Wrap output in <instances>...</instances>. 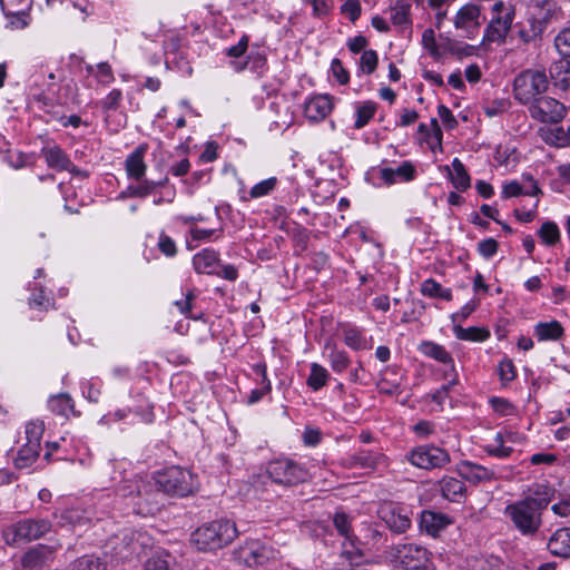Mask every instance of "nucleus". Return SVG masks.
Here are the masks:
<instances>
[{
    "label": "nucleus",
    "mask_w": 570,
    "mask_h": 570,
    "mask_svg": "<svg viewBox=\"0 0 570 570\" xmlns=\"http://www.w3.org/2000/svg\"><path fill=\"white\" fill-rule=\"evenodd\" d=\"M168 558L163 554L153 556L145 562L144 570H171Z\"/></svg>",
    "instance_id": "nucleus-57"
},
{
    "label": "nucleus",
    "mask_w": 570,
    "mask_h": 570,
    "mask_svg": "<svg viewBox=\"0 0 570 570\" xmlns=\"http://www.w3.org/2000/svg\"><path fill=\"white\" fill-rule=\"evenodd\" d=\"M440 489L442 495L453 502H460L465 497L466 491L464 483L453 476H444L440 481Z\"/></svg>",
    "instance_id": "nucleus-31"
},
{
    "label": "nucleus",
    "mask_w": 570,
    "mask_h": 570,
    "mask_svg": "<svg viewBox=\"0 0 570 570\" xmlns=\"http://www.w3.org/2000/svg\"><path fill=\"white\" fill-rule=\"evenodd\" d=\"M443 48L445 52L458 58L473 56L476 51V47L452 39H446V41L443 43Z\"/></svg>",
    "instance_id": "nucleus-42"
},
{
    "label": "nucleus",
    "mask_w": 570,
    "mask_h": 570,
    "mask_svg": "<svg viewBox=\"0 0 570 570\" xmlns=\"http://www.w3.org/2000/svg\"><path fill=\"white\" fill-rule=\"evenodd\" d=\"M458 471L461 478L474 484L489 481L494 475L491 470L469 461L462 462Z\"/></svg>",
    "instance_id": "nucleus-27"
},
{
    "label": "nucleus",
    "mask_w": 570,
    "mask_h": 570,
    "mask_svg": "<svg viewBox=\"0 0 570 570\" xmlns=\"http://www.w3.org/2000/svg\"><path fill=\"white\" fill-rule=\"evenodd\" d=\"M156 485L163 493L187 497L198 489V478L187 469L170 466L155 475Z\"/></svg>",
    "instance_id": "nucleus-5"
},
{
    "label": "nucleus",
    "mask_w": 570,
    "mask_h": 570,
    "mask_svg": "<svg viewBox=\"0 0 570 570\" xmlns=\"http://www.w3.org/2000/svg\"><path fill=\"white\" fill-rule=\"evenodd\" d=\"M498 242L494 238H487L478 244V250L484 258H491L498 252Z\"/></svg>",
    "instance_id": "nucleus-60"
},
{
    "label": "nucleus",
    "mask_w": 570,
    "mask_h": 570,
    "mask_svg": "<svg viewBox=\"0 0 570 570\" xmlns=\"http://www.w3.org/2000/svg\"><path fill=\"white\" fill-rule=\"evenodd\" d=\"M542 512L524 502L522 499L510 503L504 509V515L509 519L512 528L521 535L533 538L542 525Z\"/></svg>",
    "instance_id": "nucleus-7"
},
{
    "label": "nucleus",
    "mask_w": 570,
    "mask_h": 570,
    "mask_svg": "<svg viewBox=\"0 0 570 570\" xmlns=\"http://www.w3.org/2000/svg\"><path fill=\"white\" fill-rule=\"evenodd\" d=\"M2 12L7 18H13L11 24L16 28L28 26V12L32 7V0H0Z\"/></svg>",
    "instance_id": "nucleus-15"
},
{
    "label": "nucleus",
    "mask_w": 570,
    "mask_h": 570,
    "mask_svg": "<svg viewBox=\"0 0 570 570\" xmlns=\"http://www.w3.org/2000/svg\"><path fill=\"white\" fill-rule=\"evenodd\" d=\"M548 87L549 80L543 71L528 69L515 77L513 95L520 104L531 106L547 91Z\"/></svg>",
    "instance_id": "nucleus-8"
},
{
    "label": "nucleus",
    "mask_w": 570,
    "mask_h": 570,
    "mask_svg": "<svg viewBox=\"0 0 570 570\" xmlns=\"http://www.w3.org/2000/svg\"><path fill=\"white\" fill-rule=\"evenodd\" d=\"M480 18L481 8L474 3H466L458 10L453 23L455 29L461 30L465 38L474 39L482 24Z\"/></svg>",
    "instance_id": "nucleus-13"
},
{
    "label": "nucleus",
    "mask_w": 570,
    "mask_h": 570,
    "mask_svg": "<svg viewBox=\"0 0 570 570\" xmlns=\"http://www.w3.org/2000/svg\"><path fill=\"white\" fill-rule=\"evenodd\" d=\"M96 78L102 85H109L115 80L111 66L108 62H100L96 66Z\"/></svg>",
    "instance_id": "nucleus-59"
},
{
    "label": "nucleus",
    "mask_w": 570,
    "mask_h": 570,
    "mask_svg": "<svg viewBox=\"0 0 570 570\" xmlns=\"http://www.w3.org/2000/svg\"><path fill=\"white\" fill-rule=\"evenodd\" d=\"M196 298V295L193 289L188 291L183 299L176 301L175 305L178 307L179 312L186 315L189 318H195L189 313L191 311L193 301Z\"/></svg>",
    "instance_id": "nucleus-64"
},
{
    "label": "nucleus",
    "mask_w": 570,
    "mask_h": 570,
    "mask_svg": "<svg viewBox=\"0 0 570 570\" xmlns=\"http://www.w3.org/2000/svg\"><path fill=\"white\" fill-rule=\"evenodd\" d=\"M158 248L164 255L168 257H173L177 253L176 243L166 234H160Z\"/></svg>",
    "instance_id": "nucleus-61"
},
{
    "label": "nucleus",
    "mask_w": 570,
    "mask_h": 570,
    "mask_svg": "<svg viewBox=\"0 0 570 570\" xmlns=\"http://www.w3.org/2000/svg\"><path fill=\"white\" fill-rule=\"evenodd\" d=\"M218 262L219 254L212 248H205L193 257V266L198 274H214Z\"/></svg>",
    "instance_id": "nucleus-29"
},
{
    "label": "nucleus",
    "mask_w": 570,
    "mask_h": 570,
    "mask_svg": "<svg viewBox=\"0 0 570 570\" xmlns=\"http://www.w3.org/2000/svg\"><path fill=\"white\" fill-rule=\"evenodd\" d=\"M422 46L424 49L429 51V53L434 58L439 59L441 53L439 51L436 41H435V33L433 29H425L422 35Z\"/></svg>",
    "instance_id": "nucleus-55"
},
{
    "label": "nucleus",
    "mask_w": 570,
    "mask_h": 570,
    "mask_svg": "<svg viewBox=\"0 0 570 570\" xmlns=\"http://www.w3.org/2000/svg\"><path fill=\"white\" fill-rule=\"evenodd\" d=\"M421 293L431 298H441L448 302L452 301V291L450 288H444L433 278L425 279L421 284Z\"/></svg>",
    "instance_id": "nucleus-38"
},
{
    "label": "nucleus",
    "mask_w": 570,
    "mask_h": 570,
    "mask_svg": "<svg viewBox=\"0 0 570 570\" xmlns=\"http://www.w3.org/2000/svg\"><path fill=\"white\" fill-rule=\"evenodd\" d=\"M43 423L40 421H31L26 425V438L28 444L40 446V441L43 434Z\"/></svg>",
    "instance_id": "nucleus-45"
},
{
    "label": "nucleus",
    "mask_w": 570,
    "mask_h": 570,
    "mask_svg": "<svg viewBox=\"0 0 570 570\" xmlns=\"http://www.w3.org/2000/svg\"><path fill=\"white\" fill-rule=\"evenodd\" d=\"M52 524L47 519H22L3 530L7 544L38 540L51 531Z\"/></svg>",
    "instance_id": "nucleus-9"
},
{
    "label": "nucleus",
    "mask_w": 570,
    "mask_h": 570,
    "mask_svg": "<svg viewBox=\"0 0 570 570\" xmlns=\"http://www.w3.org/2000/svg\"><path fill=\"white\" fill-rule=\"evenodd\" d=\"M333 523L337 532L345 537V539L351 543V546L355 549L356 556H363V551L361 549V542L356 537L351 533V520L348 515L344 512H336L333 518Z\"/></svg>",
    "instance_id": "nucleus-30"
},
{
    "label": "nucleus",
    "mask_w": 570,
    "mask_h": 570,
    "mask_svg": "<svg viewBox=\"0 0 570 570\" xmlns=\"http://www.w3.org/2000/svg\"><path fill=\"white\" fill-rule=\"evenodd\" d=\"M453 331L455 337L462 341L483 342L490 336V332L488 330L474 326L464 328L456 325Z\"/></svg>",
    "instance_id": "nucleus-39"
},
{
    "label": "nucleus",
    "mask_w": 570,
    "mask_h": 570,
    "mask_svg": "<svg viewBox=\"0 0 570 570\" xmlns=\"http://www.w3.org/2000/svg\"><path fill=\"white\" fill-rule=\"evenodd\" d=\"M266 472L272 482L284 487H294L309 478L307 469L291 459L271 461Z\"/></svg>",
    "instance_id": "nucleus-10"
},
{
    "label": "nucleus",
    "mask_w": 570,
    "mask_h": 570,
    "mask_svg": "<svg viewBox=\"0 0 570 570\" xmlns=\"http://www.w3.org/2000/svg\"><path fill=\"white\" fill-rule=\"evenodd\" d=\"M331 70L333 76L341 85H346L350 80L348 71L343 67V63L340 59L335 58L332 60Z\"/></svg>",
    "instance_id": "nucleus-62"
},
{
    "label": "nucleus",
    "mask_w": 570,
    "mask_h": 570,
    "mask_svg": "<svg viewBox=\"0 0 570 570\" xmlns=\"http://www.w3.org/2000/svg\"><path fill=\"white\" fill-rule=\"evenodd\" d=\"M328 377L330 373L324 366L318 363H312L306 383L313 391H318L326 385Z\"/></svg>",
    "instance_id": "nucleus-41"
},
{
    "label": "nucleus",
    "mask_w": 570,
    "mask_h": 570,
    "mask_svg": "<svg viewBox=\"0 0 570 570\" xmlns=\"http://www.w3.org/2000/svg\"><path fill=\"white\" fill-rule=\"evenodd\" d=\"M55 551V548L50 546H35L21 557V566L27 570L41 569L53 560Z\"/></svg>",
    "instance_id": "nucleus-18"
},
{
    "label": "nucleus",
    "mask_w": 570,
    "mask_h": 570,
    "mask_svg": "<svg viewBox=\"0 0 570 570\" xmlns=\"http://www.w3.org/2000/svg\"><path fill=\"white\" fill-rule=\"evenodd\" d=\"M391 20L395 26H403L410 22V7L404 3H397L391 10Z\"/></svg>",
    "instance_id": "nucleus-52"
},
{
    "label": "nucleus",
    "mask_w": 570,
    "mask_h": 570,
    "mask_svg": "<svg viewBox=\"0 0 570 570\" xmlns=\"http://www.w3.org/2000/svg\"><path fill=\"white\" fill-rule=\"evenodd\" d=\"M384 456L371 451H358L347 458V466L374 470Z\"/></svg>",
    "instance_id": "nucleus-32"
},
{
    "label": "nucleus",
    "mask_w": 570,
    "mask_h": 570,
    "mask_svg": "<svg viewBox=\"0 0 570 570\" xmlns=\"http://www.w3.org/2000/svg\"><path fill=\"white\" fill-rule=\"evenodd\" d=\"M377 109V104L372 100H366L363 102H357L355 105V129H362L365 127L370 120L374 117Z\"/></svg>",
    "instance_id": "nucleus-36"
},
{
    "label": "nucleus",
    "mask_w": 570,
    "mask_h": 570,
    "mask_svg": "<svg viewBox=\"0 0 570 570\" xmlns=\"http://www.w3.org/2000/svg\"><path fill=\"white\" fill-rule=\"evenodd\" d=\"M41 446L26 443L18 452L14 459V465L18 469L30 466L39 456Z\"/></svg>",
    "instance_id": "nucleus-40"
},
{
    "label": "nucleus",
    "mask_w": 570,
    "mask_h": 570,
    "mask_svg": "<svg viewBox=\"0 0 570 570\" xmlns=\"http://www.w3.org/2000/svg\"><path fill=\"white\" fill-rule=\"evenodd\" d=\"M48 407L53 414L63 417H68L70 414H76L73 400L67 393H59L51 396L48 400Z\"/></svg>",
    "instance_id": "nucleus-33"
},
{
    "label": "nucleus",
    "mask_w": 570,
    "mask_h": 570,
    "mask_svg": "<svg viewBox=\"0 0 570 570\" xmlns=\"http://www.w3.org/2000/svg\"><path fill=\"white\" fill-rule=\"evenodd\" d=\"M407 459L416 468L431 470L440 469L450 462V454L439 446L420 445L414 448Z\"/></svg>",
    "instance_id": "nucleus-11"
},
{
    "label": "nucleus",
    "mask_w": 570,
    "mask_h": 570,
    "mask_svg": "<svg viewBox=\"0 0 570 570\" xmlns=\"http://www.w3.org/2000/svg\"><path fill=\"white\" fill-rule=\"evenodd\" d=\"M487 451L490 455L503 459L511 454L512 448L505 446L502 434L498 433L494 438V444L489 445Z\"/></svg>",
    "instance_id": "nucleus-51"
},
{
    "label": "nucleus",
    "mask_w": 570,
    "mask_h": 570,
    "mask_svg": "<svg viewBox=\"0 0 570 570\" xmlns=\"http://www.w3.org/2000/svg\"><path fill=\"white\" fill-rule=\"evenodd\" d=\"M41 154L48 165V167L62 171L67 170L73 175H78L81 177H87V173L78 169L72 161L69 159L67 154L58 146L53 145L50 147H45L41 150Z\"/></svg>",
    "instance_id": "nucleus-14"
},
{
    "label": "nucleus",
    "mask_w": 570,
    "mask_h": 570,
    "mask_svg": "<svg viewBox=\"0 0 570 570\" xmlns=\"http://www.w3.org/2000/svg\"><path fill=\"white\" fill-rule=\"evenodd\" d=\"M363 336L357 330L350 328L344 331V342L353 350H360L363 345Z\"/></svg>",
    "instance_id": "nucleus-63"
},
{
    "label": "nucleus",
    "mask_w": 570,
    "mask_h": 570,
    "mask_svg": "<svg viewBox=\"0 0 570 570\" xmlns=\"http://www.w3.org/2000/svg\"><path fill=\"white\" fill-rule=\"evenodd\" d=\"M331 367L336 373L345 371L350 364V358L344 351H338L335 347L332 348L328 355Z\"/></svg>",
    "instance_id": "nucleus-47"
},
{
    "label": "nucleus",
    "mask_w": 570,
    "mask_h": 570,
    "mask_svg": "<svg viewBox=\"0 0 570 570\" xmlns=\"http://www.w3.org/2000/svg\"><path fill=\"white\" fill-rule=\"evenodd\" d=\"M525 22L519 29L523 42H531L542 37L547 27L560 18L561 7L557 0H524Z\"/></svg>",
    "instance_id": "nucleus-1"
},
{
    "label": "nucleus",
    "mask_w": 570,
    "mask_h": 570,
    "mask_svg": "<svg viewBox=\"0 0 570 570\" xmlns=\"http://www.w3.org/2000/svg\"><path fill=\"white\" fill-rule=\"evenodd\" d=\"M237 534L234 521L216 520L197 528L191 534V541L199 551H210L229 544Z\"/></svg>",
    "instance_id": "nucleus-2"
},
{
    "label": "nucleus",
    "mask_w": 570,
    "mask_h": 570,
    "mask_svg": "<svg viewBox=\"0 0 570 570\" xmlns=\"http://www.w3.org/2000/svg\"><path fill=\"white\" fill-rule=\"evenodd\" d=\"M276 178L271 177L254 185L249 191L252 198H259L268 195L276 186Z\"/></svg>",
    "instance_id": "nucleus-50"
},
{
    "label": "nucleus",
    "mask_w": 570,
    "mask_h": 570,
    "mask_svg": "<svg viewBox=\"0 0 570 570\" xmlns=\"http://www.w3.org/2000/svg\"><path fill=\"white\" fill-rule=\"evenodd\" d=\"M341 12L345 14L352 22H355L361 16L360 0H345L341 7Z\"/></svg>",
    "instance_id": "nucleus-58"
},
{
    "label": "nucleus",
    "mask_w": 570,
    "mask_h": 570,
    "mask_svg": "<svg viewBox=\"0 0 570 570\" xmlns=\"http://www.w3.org/2000/svg\"><path fill=\"white\" fill-rule=\"evenodd\" d=\"M381 518L395 533H404L411 527V519L405 508L387 505L381 510Z\"/></svg>",
    "instance_id": "nucleus-17"
},
{
    "label": "nucleus",
    "mask_w": 570,
    "mask_h": 570,
    "mask_svg": "<svg viewBox=\"0 0 570 570\" xmlns=\"http://www.w3.org/2000/svg\"><path fill=\"white\" fill-rule=\"evenodd\" d=\"M492 17L484 29L481 46L490 43L503 45L511 30L515 10L502 0L495 1L491 8Z\"/></svg>",
    "instance_id": "nucleus-6"
},
{
    "label": "nucleus",
    "mask_w": 570,
    "mask_h": 570,
    "mask_svg": "<svg viewBox=\"0 0 570 570\" xmlns=\"http://www.w3.org/2000/svg\"><path fill=\"white\" fill-rule=\"evenodd\" d=\"M122 495H131L132 504L137 514L154 515L164 505L163 491L154 481H136L132 484L124 487Z\"/></svg>",
    "instance_id": "nucleus-3"
},
{
    "label": "nucleus",
    "mask_w": 570,
    "mask_h": 570,
    "mask_svg": "<svg viewBox=\"0 0 570 570\" xmlns=\"http://www.w3.org/2000/svg\"><path fill=\"white\" fill-rule=\"evenodd\" d=\"M443 170L446 173L453 187L459 191H465L471 187V177L459 158L452 160V168L445 165Z\"/></svg>",
    "instance_id": "nucleus-22"
},
{
    "label": "nucleus",
    "mask_w": 570,
    "mask_h": 570,
    "mask_svg": "<svg viewBox=\"0 0 570 570\" xmlns=\"http://www.w3.org/2000/svg\"><path fill=\"white\" fill-rule=\"evenodd\" d=\"M539 341H557L563 335V327L558 321L540 322L534 326Z\"/></svg>",
    "instance_id": "nucleus-35"
},
{
    "label": "nucleus",
    "mask_w": 570,
    "mask_h": 570,
    "mask_svg": "<svg viewBox=\"0 0 570 570\" xmlns=\"http://www.w3.org/2000/svg\"><path fill=\"white\" fill-rule=\"evenodd\" d=\"M529 112L532 118L541 122L556 124L563 119L566 108L557 99L542 95L538 100L529 106Z\"/></svg>",
    "instance_id": "nucleus-12"
},
{
    "label": "nucleus",
    "mask_w": 570,
    "mask_h": 570,
    "mask_svg": "<svg viewBox=\"0 0 570 570\" xmlns=\"http://www.w3.org/2000/svg\"><path fill=\"white\" fill-rule=\"evenodd\" d=\"M403 374L395 367H386L381 373V379L376 383L377 390L382 394L399 395L402 392L401 385Z\"/></svg>",
    "instance_id": "nucleus-19"
},
{
    "label": "nucleus",
    "mask_w": 570,
    "mask_h": 570,
    "mask_svg": "<svg viewBox=\"0 0 570 570\" xmlns=\"http://www.w3.org/2000/svg\"><path fill=\"white\" fill-rule=\"evenodd\" d=\"M547 548L556 557L570 558V528L556 530L549 538Z\"/></svg>",
    "instance_id": "nucleus-20"
},
{
    "label": "nucleus",
    "mask_w": 570,
    "mask_h": 570,
    "mask_svg": "<svg viewBox=\"0 0 570 570\" xmlns=\"http://www.w3.org/2000/svg\"><path fill=\"white\" fill-rule=\"evenodd\" d=\"M164 181L144 180L138 186H130L128 188L129 195L132 197H146L150 195L157 187L163 186Z\"/></svg>",
    "instance_id": "nucleus-46"
},
{
    "label": "nucleus",
    "mask_w": 570,
    "mask_h": 570,
    "mask_svg": "<svg viewBox=\"0 0 570 570\" xmlns=\"http://www.w3.org/2000/svg\"><path fill=\"white\" fill-rule=\"evenodd\" d=\"M122 99V92L120 89H112L105 99L100 101V107L104 111L117 110Z\"/></svg>",
    "instance_id": "nucleus-54"
},
{
    "label": "nucleus",
    "mask_w": 570,
    "mask_h": 570,
    "mask_svg": "<svg viewBox=\"0 0 570 570\" xmlns=\"http://www.w3.org/2000/svg\"><path fill=\"white\" fill-rule=\"evenodd\" d=\"M451 523V519L433 511H423L420 518V529L428 534L436 537L439 532L444 530Z\"/></svg>",
    "instance_id": "nucleus-23"
},
{
    "label": "nucleus",
    "mask_w": 570,
    "mask_h": 570,
    "mask_svg": "<svg viewBox=\"0 0 570 570\" xmlns=\"http://www.w3.org/2000/svg\"><path fill=\"white\" fill-rule=\"evenodd\" d=\"M499 376L503 384L512 382L517 376L515 366L510 358H504L499 364Z\"/></svg>",
    "instance_id": "nucleus-53"
},
{
    "label": "nucleus",
    "mask_w": 570,
    "mask_h": 570,
    "mask_svg": "<svg viewBox=\"0 0 570 570\" xmlns=\"http://www.w3.org/2000/svg\"><path fill=\"white\" fill-rule=\"evenodd\" d=\"M538 234L542 242L548 246H553L560 239L559 227L553 222L543 223Z\"/></svg>",
    "instance_id": "nucleus-43"
},
{
    "label": "nucleus",
    "mask_w": 570,
    "mask_h": 570,
    "mask_svg": "<svg viewBox=\"0 0 570 570\" xmlns=\"http://www.w3.org/2000/svg\"><path fill=\"white\" fill-rule=\"evenodd\" d=\"M554 45L560 55L570 57V26L562 29L554 39Z\"/></svg>",
    "instance_id": "nucleus-56"
},
{
    "label": "nucleus",
    "mask_w": 570,
    "mask_h": 570,
    "mask_svg": "<svg viewBox=\"0 0 570 570\" xmlns=\"http://www.w3.org/2000/svg\"><path fill=\"white\" fill-rule=\"evenodd\" d=\"M385 559L394 567L413 570H436L431 553L414 543L396 544L385 551Z\"/></svg>",
    "instance_id": "nucleus-4"
},
{
    "label": "nucleus",
    "mask_w": 570,
    "mask_h": 570,
    "mask_svg": "<svg viewBox=\"0 0 570 570\" xmlns=\"http://www.w3.org/2000/svg\"><path fill=\"white\" fill-rule=\"evenodd\" d=\"M147 146H138L126 159V171L128 177L140 181L146 174L147 165L144 160Z\"/></svg>",
    "instance_id": "nucleus-26"
},
{
    "label": "nucleus",
    "mask_w": 570,
    "mask_h": 570,
    "mask_svg": "<svg viewBox=\"0 0 570 570\" xmlns=\"http://www.w3.org/2000/svg\"><path fill=\"white\" fill-rule=\"evenodd\" d=\"M379 57L375 50H364L360 59V68L363 72L371 75L375 71Z\"/></svg>",
    "instance_id": "nucleus-48"
},
{
    "label": "nucleus",
    "mask_w": 570,
    "mask_h": 570,
    "mask_svg": "<svg viewBox=\"0 0 570 570\" xmlns=\"http://www.w3.org/2000/svg\"><path fill=\"white\" fill-rule=\"evenodd\" d=\"M562 63L554 65L550 68V73L557 86L568 89L570 87V71L567 69L562 70Z\"/></svg>",
    "instance_id": "nucleus-49"
},
{
    "label": "nucleus",
    "mask_w": 570,
    "mask_h": 570,
    "mask_svg": "<svg viewBox=\"0 0 570 570\" xmlns=\"http://www.w3.org/2000/svg\"><path fill=\"white\" fill-rule=\"evenodd\" d=\"M543 140L556 147L569 146V139L567 138L566 129L562 127H556L544 132Z\"/></svg>",
    "instance_id": "nucleus-44"
},
{
    "label": "nucleus",
    "mask_w": 570,
    "mask_h": 570,
    "mask_svg": "<svg viewBox=\"0 0 570 570\" xmlns=\"http://www.w3.org/2000/svg\"><path fill=\"white\" fill-rule=\"evenodd\" d=\"M381 178L387 184H394L397 180L410 181L415 176V168L410 161H404L397 168L385 167L380 170Z\"/></svg>",
    "instance_id": "nucleus-28"
},
{
    "label": "nucleus",
    "mask_w": 570,
    "mask_h": 570,
    "mask_svg": "<svg viewBox=\"0 0 570 570\" xmlns=\"http://www.w3.org/2000/svg\"><path fill=\"white\" fill-rule=\"evenodd\" d=\"M522 178L524 181L531 184V190H525V186H523L517 180H511L503 185L501 191L502 198L508 199L520 195L539 196L542 194V190L538 186L537 180L531 175H523Z\"/></svg>",
    "instance_id": "nucleus-24"
},
{
    "label": "nucleus",
    "mask_w": 570,
    "mask_h": 570,
    "mask_svg": "<svg viewBox=\"0 0 570 570\" xmlns=\"http://www.w3.org/2000/svg\"><path fill=\"white\" fill-rule=\"evenodd\" d=\"M107 560L97 554H85L73 560L67 570H107Z\"/></svg>",
    "instance_id": "nucleus-34"
},
{
    "label": "nucleus",
    "mask_w": 570,
    "mask_h": 570,
    "mask_svg": "<svg viewBox=\"0 0 570 570\" xmlns=\"http://www.w3.org/2000/svg\"><path fill=\"white\" fill-rule=\"evenodd\" d=\"M55 518L60 527L70 529L83 528L90 523V517L86 510L70 508L55 513Z\"/></svg>",
    "instance_id": "nucleus-21"
},
{
    "label": "nucleus",
    "mask_w": 570,
    "mask_h": 570,
    "mask_svg": "<svg viewBox=\"0 0 570 570\" xmlns=\"http://www.w3.org/2000/svg\"><path fill=\"white\" fill-rule=\"evenodd\" d=\"M553 493L554 490L549 485L535 484L529 489V493L522 500L543 513L551 502Z\"/></svg>",
    "instance_id": "nucleus-25"
},
{
    "label": "nucleus",
    "mask_w": 570,
    "mask_h": 570,
    "mask_svg": "<svg viewBox=\"0 0 570 570\" xmlns=\"http://www.w3.org/2000/svg\"><path fill=\"white\" fill-rule=\"evenodd\" d=\"M333 110V100L330 95H316L304 104V115L312 122L324 120Z\"/></svg>",
    "instance_id": "nucleus-16"
},
{
    "label": "nucleus",
    "mask_w": 570,
    "mask_h": 570,
    "mask_svg": "<svg viewBox=\"0 0 570 570\" xmlns=\"http://www.w3.org/2000/svg\"><path fill=\"white\" fill-rule=\"evenodd\" d=\"M420 351L428 357H431L443 364H452L453 358L451 354L440 344L434 342H423L420 345Z\"/></svg>",
    "instance_id": "nucleus-37"
}]
</instances>
